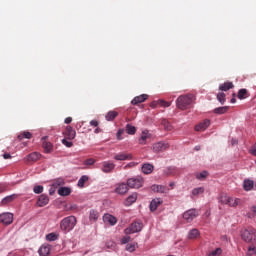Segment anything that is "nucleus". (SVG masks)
<instances>
[{
	"label": "nucleus",
	"instance_id": "nucleus-48",
	"mask_svg": "<svg viewBox=\"0 0 256 256\" xmlns=\"http://www.w3.org/2000/svg\"><path fill=\"white\" fill-rule=\"evenodd\" d=\"M33 191H34V193H36V195H39L43 191V186L42 185L35 186L33 188Z\"/></svg>",
	"mask_w": 256,
	"mask_h": 256
},
{
	"label": "nucleus",
	"instance_id": "nucleus-31",
	"mask_svg": "<svg viewBox=\"0 0 256 256\" xmlns=\"http://www.w3.org/2000/svg\"><path fill=\"white\" fill-rule=\"evenodd\" d=\"M117 115H119V113H117V111H109L106 116L105 119L106 121H113Z\"/></svg>",
	"mask_w": 256,
	"mask_h": 256
},
{
	"label": "nucleus",
	"instance_id": "nucleus-27",
	"mask_svg": "<svg viewBox=\"0 0 256 256\" xmlns=\"http://www.w3.org/2000/svg\"><path fill=\"white\" fill-rule=\"evenodd\" d=\"M58 195H60L61 197H67L68 195H71V188H69V187L59 188Z\"/></svg>",
	"mask_w": 256,
	"mask_h": 256
},
{
	"label": "nucleus",
	"instance_id": "nucleus-29",
	"mask_svg": "<svg viewBox=\"0 0 256 256\" xmlns=\"http://www.w3.org/2000/svg\"><path fill=\"white\" fill-rule=\"evenodd\" d=\"M227 111H229V106H222L214 109L216 115H224Z\"/></svg>",
	"mask_w": 256,
	"mask_h": 256
},
{
	"label": "nucleus",
	"instance_id": "nucleus-15",
	"mask_svg": "<svg viewBox=\"0 0 256 256\" xmlns=\"http://www.w3.org/2000/svg\"><path fill=\"white\" fill-rule=\"evenodd\" d=\"M115 169V164L109 161H105L102 163V171L103 173H111Z\"/></svg>",
	"mask_w": 256,
	"mask_h": 256
},
{
	"label": "nucleus",
	"instance_id": "nucleus-51",
	"mask_svg": "<svg viewBox=\"0 0 256 256\" xmlns=\"http://www.w3.org/2000/svg\"><path fill=\"white\" fill-rule=\"evenodd\" d=\"M62 143L65 145V147H71L73 145V142L68 141L67 138L62 139Z\"/></svg>",
	"mask_w": 256,
	"mask_h": 256
},
{
	"label": "nucleus",
	"instance_id": "nucleus-50",
	"mask_svg": "<svg viewBox=\"0 0 256 256\" xmlns=\"http://www.w3.org/2000/svg\"><path fill=\"white\" fill-rule=\"evenodd\" d=\"M123 133H125V130L123 129H119L117 134H116V137L119 141H121V139H123V137H121L123 135Z\"/></svg>",
	"mask_w": 256,
	"mask_h": 256
},
{
	"label": "nucleus",
	"instance_id": "nucleus-26",
	"mask_svg": "<svg viewBox=\"0 0 256 256\" xmlns=\"http://www.w3.org/2000/svg\"><path fill=\"white\" fill-rule=\"evenodd\" d=\"M137 201V193H133L132 195L128 196L124 202L126 207L131 206L132 203H135Z\"/></svg>",
	"mask_w": 256,
	"mask_h": 256
},
{
	"label": "nucleus",
	"instance_id": "nucleus-56",
	"mask_svg": "<svg viewBox=\"0 0 256 256\" xmlns=\"http://www.w3.org/2000/svg\"><path fill=\"white\" fill-rule=\"evenodd\" d=\"M72 121H73V118L67 117V118L64 120V123H66V125H69V123H71Z\"/></svg>",
	"mask_w": 256,
	"mask_h": 256
},
{
	"label": "nucleus",
	"instance_id": "nucleus-38",
	"mask_svg": "<svg viewBox=\"0 0 256 256\" xmlns=\"http://www.w3.org/2000/svg\"><path fill=\"white\" fill-rule=\"evenodd\" d=\"M90 221H97L99 219V212L97 210L90 211Z\"/></svg>",
	"mask_w": 256,
	"mask_h": 256
},
{
	"label": "nucleus",
	"instance_id": "nucleus-23",
	"mask_svg": "<svg viewBox=\"0 0 256 256\" xmlns=\"http://www.w3.org/2000/svg\"><path fill=\"white\" fill-rule=\"evenodd\" d=\"M209 125H211V121L206 119L195 126V131H205Z\"/></svg>",
	"mask_w": 256,
	"mask_h": 256
},
{
	"label": "nucleus",
	"instance_id": "nucleus-57",
	"mask_svg": "<svg viewBox=\"0 0 256 256\" xmlns=\"http://www.w3.org/2000/svg\"><path fill=\"white\" fill-rule=\"evenodd\" d=\"M5 191H7V186H5V185H0V193H3V192H5Z\"/></svg>",
	"mask_w": 256,
	"mask_h": 256
},
{
	"label": "nucleus",
	"instance_id": "nucleus-33",
	"mask_svg": "<svg viewBox=\"0 0 256 256\" xmlns=\"http://www.w3.org/2000/svg\"><path fill=\"white\" fill-rule=\"evenodd\" d=\"M65 185V179L63 178H57L56 180L53 181L52 187H63Z\"/></svg>",
	"mask_w": 256,
	"mask_h": 256
},
{
	"label": "nucleus",
	"instance_id": "nucleus-35",
	"mask_svg": "<svg viewBox=\"0 0 256 256\" xmlns=\"http://www.w3.org/2000/svg\"><path fill=\"white\" fill-rule=\"evenodd\" d=\"M203 193H205V188L204 187H198V188H194L192 190V195L194 197H197L198 195H203Z\"/></svg>",
	"mask_w": 256,
	"mask_h": 256
},
{
	"label": "nucleus",
	"instance_id": "nucleus-4",
	"mask_svg": "<svg viewBox=\"0 0 256 256\" xmlns=\"http://www.w3.org/2000/svg\"><path fill=\"white\" fill-rule=\"evenodd\" d=\"M221 203L223 205H228L229 207H237L238 205H241V199L229 196H222Z\"/></svg>",
	"mask_w": 256,
	"mask_h": 256
},
{
	"label": "nucleus",
	"instance_id": "nucleus-54",
	"mask_svg": "<svg viewBox=\"0 0 256 256\" xmlns=\"http://www.w3.org/2000/svg\"><path fill=\"white\" fill-rule=\"evenodd\" d=\"M85 164L86 165H94L95 164V160L94 159H87Z\"/></svg>",
	"mask_w": 256,
	"mask_h": 256
},
{
	"label": "nucleus",
	"instance_id": "nucleus-55",
	"mask_svg": "<svg viewBox=\"0 0 256 256\" xmlns=\"http://www.w3.org/2000/svg\"><path fill=\"white\" fill-rule=\"evenodd\" d=\"M157 105H159V100L158 101H153L151 104H150V107L152 109H155V107H157Z\"/></svg>",
	"mask_w": 256,
	"mask_h": 256
},
{
	"label": "nucleus",
	"instance_id": "nucleus-14",
	"mask_svg": "<svg viewBox=\"0 0 256 256\" xmlns=\"http://www.w3.org/2000/svg\"><path fill=\"white\" fill-rule=\"evenodd\" d=\"M40 158H41V154H39L37 152H33L31 154H28L25 157V161H26V163H35L36 161H39Z\"/></svg>",
	"mask_w": 256,
	"mask_h": 256
},
{
	"label": "nucleus",
	"instance_id": "nucleus-16",
	"mask_svg": "<svg viewBox=\"0 0 256 256\" xmlns=\"http://www.w3.org/2000/svg\"><path fill=\"white\" fill-rule=\"evenodd\" d=\"M148 98H149V95H147V94H142L140 96H136L131 101V104L132 105H139V103H145V101H147Z\"/></svg>",
	"mask_w": 256,
	"mask_h": 256
},
{
	"label": "nucleus",
	"instance_id": "nucleus-24",
	"mask_svg": "<svg viewBox=\"0 0 256 256\" xmlns=\"http://www.w3.org/2000/svg\"><path fill=\"white\" fill-rule=\"evenodd\" d=\"M201 237V233L197 228H193L188 232V239H199Z\"/></svg>",
	"mask_w": 256,
	"mask_h": 256
},
{
	"label": "nucleus",
	"instance_id": "nucleus-45",
	"mask_svg": "<svg viewBox=\"0 0 256 256\" xmlns=\"http://www.w3.org/2000/svg\"><path fill=\"white\" fill-rule=\"evenodd\" d=\"M222 252L223 250H221V248H216L214 251L210 252L208 256H219Z\"/></svg>",
	"mask_w": 256,
	"mask_h": 256
},
{
	"label": "nucleus",
	"instance_id": "nucleus-5",
	"mask_svg": "<svg viewBox=\"0 0 256 256\" xmlns=\"http://www.w3.org/2000/svg\"><path fill=\"white\" fill-rule=\"evenodd\" d=\"M144 180L142 177L129 178L127 180V185L130 189H141L143 187Z\"/></svg>",
	"mask_w": 256,
	"mask_h": 256
},
{
	"label": "nucleus",
	"instance_id": "nucleus-20",
	"mask_svg": "<svg viewBox=\"0 0 256 256\" xmlns=\"http://www.w3.org/2000/svg\"><path fill=\"white\" fill-rule=\"evenodd\" d=\"M104 223H109V225H116L117 224V218L111 214H105L103 216Z\"/></svg>",
	"mask_w": 256,
	"mask_h": 256
},
{
	"label": "nucleus",
	"instance_id": "nucleus-32",
	"mask_svg": "<svg viewBox=\"0 0 256 256\" xmlns=\"http://www.w3.org/2000/svg\"><path fill=\"white\" fill-rule=\"evenodd\" d=\"M17 199V195L13 194L10 196H6L2 201V205H7V203H11L12 201H15Z\"/></svg>",
	"mask_w": 256,
	"mask_h": 256
},
{
	"label": "nucleus",
	"instance_id": "nucleus-47",
	"mask_svg": "<svg viewBox=\"0 0 256 256\" xmlns=\"http://www.w3.org/2000/svg\"><path fill=\"white\" fill-rule=\"evenodd\" d=\"M160 107H171V102H167L165 100H158Z\"/></svg>",
	"mask_w": 256,
	"mask_h": 256
},
{
	"label": "nucleus",
	"instance_id": "nucleus-3",
	"mask_svg": "<svg viewBox=\"0 0 256 256\" xmlns=\"http://www.w3.org/2000/svg\"><path fill=\"white\" fill-rule=\"evenodd\" d=\"M241 238L246 243H252L253 245H256V229L251 227L244 229L241 233Z\"/></svg>",
	"mask_w": 256,
	"mask_h": 256
},
{
	"label": "nucleus",
	"instance_id": "nucleus-19",
	"mask_svg": "<svg viewBox=\"0 0 256 256\" xmlns=\"http://www.w3.org/2000/svg\"><path fill=\"white\" fill-rule=\"evenodd\" d=\"M40 256H49L51 253V245L43 244L39 251H38Z\"/></svg>",
	"mask_w": 256,
	"mask_h": 256
},
{
	"label": "nucleus",
	"instance_id": "nucleus-21",
	"mask_svg": "<svg viewBox=\"0 0 256 256\" xmlns=\"http://www.w3.org/2000/svg\"><path fill=\"white\" fill-rule=\"evenodd\" d=\"M152 191L154 193H169V188L163 186V185H152L151 187Z\"/></svg>",
	"mask_w": 256,
	"mask_h": 256
},
{
	"label": "nucleus",
	"instance_id": "nucleus-49",
	"mask_svg": "<svg viewBox=\"0 0 256 256\" xmlns=\"http://www.w3.org/2000/svg\"><path fill=\"white\" fill-rule=\"evenodd\" d=\"M130 241H131V237H130V236H124V237L121 239L122 245H126V243H129Z\"/></svg>",
	"mask_w": 256,
	"mask_h": 256
},
{
	"label": "nucleus",
	"instance_id": "nucleus-64",
	"mask_svg": "<svg viewBox=\"0 0 256 256\" xmlns=\"http://www.w3.org/2000/svg\"><path fill=\"white\" fill-rule=\"evenodd\" d=\"M169 186L170 187H175V183L172 182V183L169 184Z\"/></svg>",
	"mask_w": 256,
	"mask_h": 256
},
{
	"label": "nucleus",
	"instance_id": "nucleus-58",
	"mask_svg": "<svg viewBox=\"0 0 256 256\" xmlns=\"http://www.w3.org/2000/svg\"><path fill=\"white\" fill-rule=\"evenodd\" d=\"M3 158L4 159H11V154L5 153V154H3Z\"/></svg>",
	"mask_w": 256,
	"mask_h": 256
},
{
	"label": "nucleus",
	"instance_id": "nucleus-28",
	"mask_svg": "<svg viewBox=\"0 0 256 256\" xmlns=\"http://www.w3.org/2000/svg\"><path fill=\"white\" fill-rule=\"evenodd\" d=\"M235 85H233V82H224L219 86V91H229V89H233Z\"/></svg>",
	"mask_w": 256,
	"mask_h": 256
},
{
	"label": "nucleus",
	"instance_id": "nucleus-2",
	"mask_svg": "<svg viewBox=\"0 0 256 256\" xmlns=\"http://www.w3.org/2000/svg\"><path fill=\"white\" fill-rule=\"evenodd\" d=\"M75 225H77V218L75 216H68L61 220L60 229L65 233H69V231L75 229Z\"/></svg>",
	"mask_w": 256,
	"mask_h": 256
},
{
	"label": "nucleus",
	"instance_id": "nucleus-9",
	"mask_svg": "<svg viewBox=\"0 0 256 256\" xmlns=\"http://www.w3.org/2000/svg\"><path fill=\"white\" fill-rule=\"evenodd\" d=\"M64 138L68 139L69 141H73V139H75L77 132L75 131V129H73V127L71 126H67L65 131L63 132Z\"/></svg>",
	"mask_w": 256,
	"mask_h": 256
},
{
	"label": "nucleus",
	"instance_id": "nucleus-6",
	"mask_svg": "<svg viewBox=\"0 0 256 256\" xmlns=\"http://www.w3.org/2000/svg\"><path fill=\"white\" fill-rule=\"evenodd\" d=\"M143 229V223L141 222H133L128 228L124 230L126 235H131L133 233H139Z\"/></svg>",
	"mask_w": 256,
	"mask_h": 256
},
{
	"label": "nucleus",
	"instance_id": "nucleus-7",
	"mask_svg": "<svg viewBox=\"0 0 256 256\" xmlns=\"http://www.w3.org/2000/svg\"><path fill=\"white\" fill-rule=\"evenodd\" d=\"M196 217H199V212L196 209H190L183 214V219L187 223H191L193 219H196Z\"/></svg>",
	"mask_w": 256,
	"mask_h": 256
},
{
	"label": "nucleus",
	"instance_id": "nucleus-8",
	"mask_svg": "<svg viewBox=\"0 0 256 256\" xmlns=\"http://www.w3.org/2000/svg\"><path fill=\"white\" fill-rule=\"evenodd\" d=\"M0 223L3 225H11V223H13V213L5 212L0 214Z\"/></svg>",
	"mask_w": 256,
	"mask_h": 256
},
{
	"label": "nucleus",
	"instance_id": "nucleus-60",
	"mask_svg": "<svg viewBox=\"0 0 256 256\" xmlns=\"http://www.w3.org/2000/svg\"><path fill=\"white\" fill-rule=\"evenodd\" d=\"M94 133H96V134L101 133V128H96V129L94 130Z\"/></svg>",
	"mask_w": 256,
	"mask_h": 256
},
{
	"label": "nucleus",
	"instance_id": "nucleus-1",
	"mask_svg": "<svg viewBox=\"0 0 256 256\" xmlns=\"http://www.w3.org/2000/svg\"><path fill=\"white\" fill-rule=\"evenodd\" d=\"M195 100V96L192 94H186L179 96L176 100V105L178 109L185 111V109H190L191 105H193V101Z\"/></svg>",
	"mask_w": 256,
	"mask_h": 256
},
{
	"label": "nucleus",
	"instance_id": "nucleus-11",
	"mask_svg": "<svg viewBox=\"0 0 256 256\" xmlns=\"http://www.w3.org/2000/svg\"><path fill=\"white\" fill-rule=\"evenodd\" d=\"M115 161H131L133 159V155L127 154L125 152H120L115 154L114 156Z\"/></svg>",
	"mask_w": 256,
	"mask_h": 256
},
{
	"label": "nucleus",
	"instance_id": "nucleus-63",
	"mask_svg": "<svg viewBox=\"0 0 256 256\" xmlns=\"http://www.w3.org/2000/svg\"><path fill=\"white\" fill-rule=\"evenodd\" d=\"M200 149H201L200 146H196V147H195V150H196V151H199Z\"/></svg>",
	"mask_w": 256,
	"mask_h": 256
},
{
	"label": "nucleus",
	"instance_id": "nucleus-46",
	"mask_svg": "<svg viewBox=\"0 0 256 256\" xmlns=\"http://www.w3.org/2000/svg\"><path fill=\"white\" fill-rule=\"evenodd\" d=\"M256 255V247L250 246L247 251V256H253Z\"/></svg>",
	"mask_w": 256,
	"mask_h": 256
},
{
	"label": "nucleus",
	"instance_id": "nucleus-61",
	"mask_svg": "<svg viewBox=\"0 0 256 256\" xmlns=\"http://www.w3.org/2000/svg\"><path fill=\"white\" fill-rule=\"evenodd\" d=\"M231 143H232V145H237V140L232 139Z\"/></svg>",
	"mask_w": 256,
	"mask_h": 256
},
{
	"label": "nucleus",
	"instance_id": "nucleus-10",
	"mask_svg": "<svg viewBox=\"0 0 256 256\" xmlns=\"http://www.w3.org/2000/svg\"><path fill=\"white\" fill-rule=\"evenodd\" d=\"M167 149H169V144L164 142H157L153 145V151H155V153H161L167 151Z\"/></svg>",
	"mask_w": 256,
	"mask_h": 256
},
{
	"label": "nucleus",
	"instance_id": "nucleus-22",
	"mask_svg": "<svg viewBox=\"0 0 256 256\" xmlns=\"http://www.w3.org/2000/svg\"><path fill=\"white\" fill-rule=\"evenodd\" d=\"M154 169L155 167L152 164L145 163L142 165V173H144V175H151Z\"/></svg>",
	"mask_w": 256,
	"mask_h": 256
},
{
	"label": "nucleus",
	"instance_id": "nucleus-12",
	"mask_svg": "<svg viewBox=\"0 0 256 256\" xmlns=\"http://www.w3.org/2000/svg\"><path fill=\"white\" fill-rule=\"evenodd\" d=\"M127 191H129V185L125 183L117 184L114 190V192L117 193L118 195H125Z\"/></svg>",
	"mask_w": 256,
	"mask_h": 256
},
{
	"label": "nucleus",
	"instance_id": "nucleus-37",
	"mask_svg": "<svg viewBox=\"0 0 256 256\" xmlns=\"http://www.w3.org/2000/svg\"><path fill=\"white\" fill-rule=\"evenodd\" d=\"M249 97L247 89L243 88L238 91V99H247Z\"/></svg>",
	"mask_w": 256,
	"mask_h": 256
},
{
	"label": "nucleus",
	"instance_id": "nucleus-44",
	"mask_svg": "<svg viewBox=\"0 0 256 256\" xmlns=\"http://www.w3.org/2000/svg\"><path fill=\"white\" fill-rule=\"evenodd\" d=\"M45 153H49L53 149V145L49 142L43 144Z\"/></svg>",
	"mask_w": 256,
	"mask_h": 256
},
{
	"label": "nucleus",
	"instance_id": "nucleus-40",
	"mask_svg": "<svg viewBox=\"0 0 256 256\" xmlns=\"http://www.w3.org/2000/svg\"><path fill=\"white\" fill-rule=\"evenodd\" d=\"M89 181V177L86 175H83L79 180H78V187H85V183Z\"/></svg>",
	"mask_w": 256,
	"mask_h": 256
},
{
	"label": "nucleus",
	"instance_id": "nucleus-53",
	"mask_svg": "<svg viewBox=\"0 0 256 256\" xmlns=\"http://www.w3.org/2000/svg\"><path fill=\"white\" fill-rule=\"evenodd\" d=\"M90 125H91L92 127H99V121H97V120H91V121H90Z\"/></svg>",
	"mask_w": 256,
	"mask_h": 256
},
{
	"label": "nucleus",
	"instance_id": "nucleus-42",
	"mask_svg": "<svg viewBox=\"0 0 256 256\" xmlns=\"http://www.w3.org/2000/svg\"><path fill=\"white\" fill-rule=\"evenodd\" d=\"M137 247V243L127 244L126 245V251H129V253H133Z\"/></svg>",
	"mask_w": 256,
	"mask_h": 256
},
{
	"label": "nucleus",
	"instance_id": "nucleus-41",
	"mask_svg": "<svg viewBox=\"0 0 256 256\" xmlns=\"http://www.w3.org/2000/svg\"><path fill=\"white\" fill-rule=\"evenodd\" d=\"M57 239H58V236L55 233H49L46 235L47 241H57Z\"/></svg>",
	"mask_w": 256,
	"mask_h": 256
},
{
	"label": "nucleus",
	"instance_id": "nucleus-39",
	"mask_svg": "<svg viewBox=\"0 0 256 256\" xmlns=\"http://www.w3.org/2000/svg\"><path fill=\"white\" fill-rule=\"evenodd\" d=\"M217 100L219 101V103H221V105H225V101H227L225 93L223 92L218 93Z\"/></svg>",
	"mask_w": 256,
	"mask_h": 256
},
{
	"label": "nucleus",
	"instance_id": "nucleus-13",
	"mask_svg": "<svg viewBox=\"0 0 256 256\" xmlns=\"http://www.w3.org/2000/svg\"><path fill=\"white\" fill-rule=\"evenodd\" d=\"M147 139H151V133L148 130H144L138 140L139 145H147Z\"/></svg>",
	"mask_w": 256,
	"mask_h": 256
},
{
	"label": "nucleus",
	"instance_id": "nucleus-43",
	"mask_svg": "<svg viewBox=\"0 0 256 256\" xmlns=\"http://www.w3.org/2000/svg\"><path fill=\"white\" fill-rule=\"evenodd\" d=\"M207 175H209V173L207 171H203L201 173L196 174V179H199L201 181L203 179H206Z\"/></svg>",
	"mask_w": 256,
	"mask_h": 256
},
{
	"label": "nucleus",
	"instance_id": "nucleus-30",
	"mask_svg": "<svg viewBox=\"0 0 256 256\" xmlns=\"http://www.w3.org/2000/svg\"><path fill=\"white\" fill-rule=\"evenodd\" d=\"M33 137V134L29 131H24L18 135L19 141H23V139H31Z\"/></svg>",
	"mask_w": 256,
	"mask_h": 256
},
{
	"label": "nucleus",
	"instance_id": "nucleus-18",
	"mask_svg": "<svg viewBox=\"0 0 256 256\" xmlns=\"http://www.w3.org/2000/svg\"><path fill=\"white\" fill-rule=\"evenodd\" d=\"M163 204V199L155 198L150 202V211H157L159 205Z\"/></svg>",
	"mask_w": 256,
	"mask_h": 256
},
{
	"label": "nucleus",
	"instance_id": "nucleus-59",
	"mask_svg": "<svg viewBox=\"0 0 256 256\" xmlns=\"http://www.w3.org/2000/svg\"><path fill=\"white\" fill-rule=\"evenodd\" d=\"M251 153L256 157V146L251 149Z\"/></svg>",
	"mask_w": 256,
	"mask_h": 256
},
{
	"label": "nucleus",
	"instance_id": "nucleus-34",
	"mask_svg": "<svg viewBox=\"0 0 256 256\" xmlns=\"http://www.w3.org/2000/svg\"><path fill=\"white\" fill-rule=\"evenodd\" d=\"M161 125H163L165 131H172L173 130V125L167 119H162Z\"/></svg>",
	"mask_w": 256,
	"mask_h": 256
},
{
	"label": "nucleus",
	"instance_id": "nucleus-17",
	"mask_svg": "<svg viewBox=\"0 0 256 256\" xmlns=\"http://www.w3.org/2000/svg\"><path fill=\"white\" fill-rule=\"evenodd\" d=\"M38 207H45V205H49V196L46 194H42L39 196L37 200Z\"/></svg>",
	"mask_w": 256,
	"mask_h": 256
},
{
	"label": "nucleus",
	"instance_id": "nucleus-62",
	"mask_svg": "<svg viewBox=\"0 0 256 256\" xmlns=\"http://www.w3.org/2000/svg\"><path fill=\"white\" fill-rule=\"evenodd\" d=\"M236 101H237V100H236L235 98H232V99L230 100L231 103H236Z\"/></svg>",
	"mask_w": 256,
	"mask_h": 256
},
{
	"label": "nucleus",
	"instance_id": "nucleus-52",
	"mask_svg": "<svg viewBox=\"0 0 256 256\" xmlns=\"http://www.w3.org/2000/svg\"><path fill=\"white\" fill-rule=\"evenodd\" d=\"M251 213L252 214H248V217H256V206L251 207Z\"/></svg>",
	"mask_w": 256,
	"mask_h": 256
},
{
	"label": "nucleus",
	"instance_id": "nucleus-36",
	"mask_svg": "<svg viewBox=\"0 0 256 256\" xmlns=\"http://www.w3.org/2000/svg\"><path fill=\"white\" fill-rule=\"evenodd\" d=\"M126 133H128V135H135V133H137V128H135V126H132L131 124H127Z\"/></svg>",
	"mask_w": 256,
	"mask_h": 256
},
{
	"label": "nucleus",
	"instance_id": "nucleus-25",
	"mask_svg": "<svg viewBox=\"0 0 256 256\" xmlns=\"http://www.w3.org/2000/svg\"><path fill=\"white\" fill-rule=\"evenodd\" d=\"M244 191H251L255 187V182L253 180L246 179L243 183Z\"/></svg>",
	"mask_w": 256,
	"mask_h": 256
}]
</instances>
